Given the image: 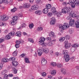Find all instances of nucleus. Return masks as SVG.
Masks as SVG:
<instances>
[{
	"mask_svg": "<svg viewBox=\"0 0 79 79\" xmlns=\"http://www.w3.org/2000/svg\"><path fill=\"white\" fill-rule=\"evenodd\" d=\"M69 26L68 23H64L63 25L60 24L59 26L60 31L61 32H63L64 29H67L69 27Z\"/></svg>",
	"mask_w": 79,
	"mask_h": 79,
	"instance_id": "nucleus-1",
	"label": "nucleus"
},
{
	"mask_svg": "<svg viewBox=\"0 0 79 79\" xmlns=\"http://www.w3.org/2000/svg\"><path fill=\"white\" fill-rule=\"evenodd\" d=\"M10 18L8 16H6V15H1L0 16V20L2 21H6L8 19H9Z\"/></svg>",
	"mask_w": 79,
	"mask_h": 79,
	"instance_id": "nucleus-2",
	"label": "nucleus"
},
{
	"mask_svg": "<svg viewBox=\"0 0 79 79\" xmlns=\"http://www.w3.org/2000/svg\"><path fill=\"white\" fill-rule=\"evenodd\" d=\"M45 41V38L44 37H41L40 39V41L38 42L39 44L43 45L44 44V41Z\"/></svg>",
	"mask_w": 79,
	"mask_h": 79,
	"instance_id": "nucleus-3",
	"label": "nucleus"
},
{
	"mask_svg": "<svg viewBox=\"0 0 79 79\" xmlns=\"http://www.w3.org/2000/svg\"><path fill=\"white\" fill-rule=\"evenodd\" d=\"M39 9V6L37 4H34L31 6V10L33 11H35Z\"/></svg>",
	"mask_w": 79,
	"mask_h": 79,
	"instance_id": "nucleus-4",
	"label": "nucleus"
},
{
	"mask_svg": "<svg viewBox=\"0 0 79 79\" xmlns=\"http://www.w3.org/2000/svg\"><path fill=\"white\" fill-rule=\"evenodd\" d=\"M69 5H70L72 8H74L76 7V4L73 2V0H69Z\"/></svg>",
	"mask_w": 79,
	"mask_h": 79,
	"instance_id": "nucleus-5",
	"label": "nucleus"
},
{
	"mask_svg": "<svg viewBox=\"0 0 79 79\" xmlns=\"http://www.w3.org/2000/svg\"><path fill=\"white\" fill-rule=\"evenodd\" d=\"M64 43V46L66 48H69L71 46V44L69 43H68V41H67V40L65 41Z\"/></svg>",
	"mask_w": 79,
	"mask_h": 79,
	"instance_id": "nucleus-6",
	"label": "nucleus"
},
{
	"mask_svg": "<svg viewBox=\"0 0 79 79\" xmlns=\"http://www.w3.org/2000/svg\"><path fill=\"white\" fill-rule=\"evenodd\" d=\"M69 9V7H66L63 8L61 10V11L63 13H67L68 12V10Z\"/></svg>",
	"mask_w": 79,
	"mask_h": 79,
	"instance_id": "nucleus-7",
	"label": "nucleus"
},
{
	"mask_svg": "<svg viewBox=\"0 0 79 79\" xmlns=\"http://www.w3.org/2000/svg\"><path fill=\"white\" fill-rule=\"evenodd\" d=\"M68 12H67L68 14H69V15H70V14H71L72 15H77L74 13V12L73 13L72 12V10L71 9L70 7H69V9H67Z\"/></svg>",
	"mask_w": 79,
	"mask_h": 79,
	"instance_id": "nucleus-8",
	"label": "nucleus"
},
{
	"mask_svg": "<svg viewBox=\"0 0 79 79\" xmlns=\"http://www.w3.org/2000/svg\"><path fill=\"white\" fill-rule=\"evenodd\" d=\"M50 21V24L51 25H54L55 24V17H52Z\"/></svg>",
	"mask_w": 79,
	"mask_h": 79,
	"instance_id": "nucleus-9",
	"label": "nucleus"
},
{
	"mask_svg": "<svg viewBox=\"0 0 79 79\" xmlns=\"http://www.w3.org/2000/svg\"><path fill=\"white\" fill-rule=\"evenodd\" d=\"M76 16H77V15H72V14H70L69 15V16L67 18V20H71L72 19V18H73L76 17Z\"/></svg>",
	"mask_w": 79,
	"mask_h": 79,
	"instance_id": "nucleus-10",
	"label": "nucleus"
},
{
	"mask_svg": "<svg viewBox=\"0 0 79 79\" xmlns=\"http://www.w3.org/2000/svg\"><path fill=\"white\" fill-rule=\"evenodd\" d=\"M68 51L66 50H63V54L64 55V56H69L68 55Z\"/></svg>",
	"mask_w": 79,
	"mask_h": 79,
	"instance_id": "nucleus-11",
	"label": "nucleus"
},
{
	"mask_svg": "<svg viewBox=\"0 0 79 79\" xmlns=\"http://www.w3.org/2000/svg\"><path fill=\"white\" fill-rule=\"evenodd\" d=\"M13 74L10 73L8 75L7 74H5L4 76V79H8V77H13Z\"/></svg>",
	"mask_w": 79,
	"mask_h": 79,
	"instance_id": "nucleus-12",
	"label": "nucleus"
},
{
	"mask_svg": "<svg viewBox=\"0 0 79 79\" xmlns=\"http://www.w3.org/2000/svg\"><path fill=\"white\" fill-rule=\"evenodd\" d=\"M35 13L36 15H41L42 13V12L41 10H38L35 11Z\"/></svg>",
	"mask_w": 79,
	"mask_h": 79,
	"instance_id": "nucleus-13",
	"label": "nucleus"
},
{
	"mask_svg": "<svg viewBox=\"0 0 79 79\" xmlns=\"http://www.w3.org/2000/svg\"><path fill=\"white\" fill-rule=\"evenodd\" d=\"M75 21L74 20H71L69 22V26H72L74 24Z\"/></svg>",
	"mask_w": 79,
	"mask_h": 79,
	"instance_id": "nucleus-14",
	"label": "nucleus"
},
{
	"mask_svg": "<svg viewBox=\"0 0 79 79\" xmlns=\"http://www.w3.org/2000/svg\"><path fill=\"white\" fill-rule=\"evenodd\" d=\"M60 71L61 73L64 74V75H65V74H66V70L65 69L61 68L60 69Z\"/></svg>",
	"mask_w": 79,
	"mask_h": 79,
	"instance_id": "nucleus-15",
	"label": "nucleus"
},
{
	"mask_svg": "<svg viewBox=\"0 0 79 79\" xmlns=\"http://www.w3.org/2000/svg\"><path fill=\"white\" fill-rule=\"evenodd\" d=\"M10 23L11 25H12V26L16 25L17 24V21L12 20L10 22Z\"/></svg>",
	"mask_w": 79,
	"mask_h": 79,
	"instance_id": "nucleus-16",
	"label": "nucleus"
},
{
	"mask_svg": "<svg viewBox=\"0 0 79 79\" xmlns=\"http://www.w3.org/2000/svg\"><path fill=\"white\" fill-rule=\"evenodd\" d=\"M51 11L53 14H56L57 11L56 10V8L55 7H52L51 9Z\"/></svg>",
	"mask_w": 79,
	"mask_h": 79,
	"instance_id": "nucleus-17",
	"label": "nucleus"
},
{
	"mask_svg": "<svg viewBox=\"0 0 79 79\" xmlns=\"http://www.w3.org/2000/svg\"><path fill=\"white\" fill-rule=\"evenodd\" d=\"M41 64L42 65H45L47 64V60L45 59L42 58L41 61Z\"/></svg>",
	"mask_w": 79,
	"mask_h": 79,
	"instance_id": "nucleus-18",
	"label": "nucleus"
},
{
	"mask_svg": "<svg viewBox=\"0 0 79 79\" xmlns=\"http://www.w3.org/2000/svg\"><path fill=\"white\" fill-rule=\"evenodd\" d=\"M43 52H44V51L42 49H39L38 50V53L39 56H41L42 55Z\"/></svg>",
	"mask_w": 79,
	"mask_h": 79,
	"instance_id": "nucleus-19",
	"label": "nucleus"
},
{
	"mask_svg": "<svg viewBox=\"0 0 79 79\" xmlns=\"http://www.w3.org/2000/svg\"><path fill=\"white\" fill-rule=\"evenodd\" d=\"M49 36L50 37H52V38H54V37H55V33H53V32L52 31L49 34Z\"/></svg>",
	"mask_w": 79,
	"mask_h": 79,
	"instance_id": "nucleus-20",
	"label": "nucleus"
},
{
	"mask_svg": "<svg viewBox=\"0 0 79 79\" xmlns=\"http://www.w3.org/2000/svg\"><path fill=\"white\" fill-rule=\"evenodd\" d=\"M23 8H29V6H30V4L29 3H27L23 5Z\"/></svg>",
	"mask_w": 79,
	"mask_h": 79,
	"instance_id": "nucleus-21",
	"label": "nucleus"
},
{
	"mask_svg": "<svg viewBox=\"0 0 79 79\" xmlns=\"http://www.w3.org/2000/svg\"><path fill=\"white\" fill-rule=\"evenodd\" d=\"M64 58H65V62H68L70 59V58H69V55L65 56Z\"/></svg>",
	"mask_w": 79,
	"mask_h": 79,
	"instance_id": "nucleus-22",
	"label": "nucleus"
},
{
	"mask_svg": "<svg viewBox=\"0 0 79 79\" xmlns=\"http://www.w3.org/2000/svg\"><path fill=\"white\" fill-rule=\"evenodd\" d=\"M73 2L76 6H79V2L78 0H73Z\"/></svg>",
	"mask_w": 79,
	"mask_h": 79,
	"instance_id": "nucleus-23",
	"label": "nucleus"
},
{
	"mask_svg": "<svg viewBox=\"0 0 79 79\" xmlns=\"http://www.w3.org/2000/svg\"><path fill=\"white\" fill-rule=\"evenodd\" d=\"M6 26V23L0 22V26L2 27V26Z\"/></svg>",
	"mask_w": 79,
	"mask_h": 79,
	"instance_id": "nucleus-24",
	"label": "nucleus"
},
{
	"mask_svg": "<svg viewBox=\"0 0 79 79\" xmlns=\"http://www.w3.org/2000/svg\"><path fill=\"white\" fill-rule=\"evenodd\" d=\"M21 32L20 31H18L16 33L15 35L16 36H17V37H21Z\"/></svg>",
	"mask_w": 79,
	"mask_h": 79,
	"instance_id": "nucleus-25",
	"label": "nucleus"
},
{
	"mask_svg": "<svg viewBox=\"0 0 79 79\" xmlns=\"http://www.w3.org/2000/svg\"><path fill=\"white\" fill-rule=\"evenodd\" d=\"M48 9L47 8H45L43 10V12L45 14L48 13Z\"/></svg>",
	"mask_w": 79,
	"mask_h": 79,
	"instance_id": "nucleus-26",
	"label": "nucleus"
},
{
	"mask_svg": "<svg viewBox=\"0 0 79 79\" xmlns=\"http://www.w3.org/2000/svg\"><path fill=\"white\" fill-rule=\"evenodd\" d=\"M9 61V59L6 58H3L2 60V61L4 63H6Z\"/></svg>",
	"mask_w": 79,
	"mask_h": 79,
	"instance_id": "nucleus-27",
	"label": "nucleus"
},
{
	"mask_svg": "<svg viewBox=\"0 0 79 79\" xmlns=\"http://www.w3.org/2000/svg\"><path fill=\"white\" fill-rule=\"evenodd\" d=\"M43 51L45 53H48L49 52V49L48 48H45L44 49Z\"/></svg>",
	"mask_w": 79,
	"mask_h": 79,
	"instance_id": "nucleus-28",
	"label": "nucleus"
},
{
	"mask_svg": "<svg viewBox=\"0 0 79 79\" xmlns=\"http://www.w3.org/2000/svg\"><path fill=\"white\" fill-rule=\"evenodd\" d=\"M11 37H12L10 36V34L9 33L8 35H7L6 36L5 39L6 40H8V39H10Z\"/></svg>",
	"mask_w": 79,
	"mask_h": 79,
	"instance_id": "nucleus-29",
	"label": "nucleus"
},
{
	"mask_svg": "<svg viewBox=\"0 0 79 79\" xmlns=\"http://www.w3.org/2000/svg\"><path fill=\"white\" fill-rule=\"evenodd\" d=\"M75 25L77 28L79 27V20L75 22Z\"/></svg>",
	"mask_w": 79,
	"mask_h": 79,
	"instance_id": "nucleus-30",
	"label": "nucleus"
},
{
	"mask_svg": "<svg viewBox=\"0 0 79 79\" xmlns=\"http://www.w3.org/2000/svg\"><path fill=\"white\" fill-rule=\"evenodd\" d=\"M79 46V44H75L72 45V47H73L74 48H76L77 47H78Z\"/></svg>",
	"mask_w": 79,
	"mask_h": 79,
	"instance_id": "nucleus-31",
	"label": "nucleus"
},
{
	"mask_svg": "<svg viewBox=\"0 0 79 79\" xmlns=\"http://www.w3.org/2000/svg\"><path fill=\"white\" fill-rule=\"evenodd\" d=\"M12 64L15 66H16L18 64V63L16 61H14L12 62Z\"/></svg>",
	"mask_w": 79,
	"mask_h": 79,
	"instance_id": "nucleus-32",
	"label": "nucleus"
},
{
	"mask_svg": "<svg viewBox=\"0 0 79 79\" xmlns=\"http://www.w3.org/2000/svg\"><path fill=\"white\" fill-rule=\"evenodd\" d=\"M18 19V17L16 16H14L13 17L12 20L14 21H17V20Z\"/></svg>",
	"mask_w": 79,
	"mask_h": 79,
	"instance_id": "nucleus-33",
	"label": "nucleus"
},
{
	"mask_svg": "<svg viewBox=\"0 0 79 79\" xmlns=\"http://www.w3.org/2000/svg\"><path fill=\"white\" fill-rule=\"evenodd\" d=\"M69 2H68L67 1L64 2L62 3V5H64L65 6H67L68 4H69Z\"/></svg>",
	"mask_w": 79,
	"mask_h": 79,
	"instance_id": "nucleus-34",
	"label": "nucleus"
},
{
	"mask_svg": "<svg viewBox=\"0 0 79 79\" xmlns=\"http://www.w3.org/2000/svg\"><path fill=\"white\" fill-rule=\"evenodd\" d=\"M9 34H10V36L11 37H13L14 35H15V32L14 31H11L9 33Z\"/></svg>",
	"mask_w": 79,
	"mask_h": 79,
	"instance_id": "nucleus-35",
	"label": "nucleus"
},
{
	"mask_svg": "<svg viewBox=\"0 0 79 79\" xmlns=\"http://www.w3.org/2000/svg\"><path fill=\"white\" fill-rule=\"evenodd\" d=\"M7 72V70H6V69L2 71V75H4L5 74H6V73Z\"/></svg>",
	"mask_w": 79,
	"mask_h": 79,
	"instance_id": "nucleus-36",
	"label": "nucleus"
},
{
	"mask_svg": "<svg viewBox=\"0 0 79 79\" xmlns=\"http://www.w3.org/2000/svg\"><path fill=\"white\" fill-rule=\"evenodd\" d=\"M18 54V52L17 51H14L13 53H12V55L14 56H16Z\"/></svg>",
	"mask_w": 79,
	"mask_h": 79,
	"instance_id": "nucleus-37",
	"label": "nucleus"
},
{
	"mask_svg": "<svg viewBox=\"0 0 79 79\" xmlns=\"http://www.w3.org/2000/svg\"><path fill=\"white\" fill-rule=\"evenodd\" d=\"M57 66L58 68H61L62 67H63V64L61 63H58L57 64Z\"/></svg>",
	"mask_w": 79,
	"mask_h": 79,
	"instance_id": "nucleus-38",
	"label": "nucleus"
},
{
	"mask_svg": "<svg viewBox=\"0 0 79 79\" xmlns=\"http://www.w3.org/2000/svg\"><path fill=\"white\" fill-rule=\"evenodd\" d=\"M65 39V38L64 37H62V38H60L59 39V41L60 42H63L64 40Z\"/></svg>",
	"mask_w": 79,
	"mask_h": 79,
	"instance_id": "nucleus-39",
	"label": "nucleus"
},
{
	"mask_svg": "<svg viewBox=\"0 0 79 79\" xmlns=\"http://www.w3.org/2000/svg\"><path fill=\"white\" fill-rule=\"evenodd\" d=\"M48 46L50 47V46H52L53 45V42L51 41H49V43L48 44Z\"/></svg>",
	"mask_w": 79,
	"mask_h": 79,
	"instance_id": "nucleus-40",
	"label": "nucleus"
},
{
	"mask_svg": "<svg viewBox=\"0 0 79 79\" xmlns=\"http://www.w3.org/2000/svg\"><path fill=\"white\" fill-rule=\"evenodd\" d=\"M25 61L26 63H30V61L29 60V59L27 58H26L25 59Z\"/></svg>",
	"mask_w": 79,
	"mask_h": 79,
	"instance_id": "nucleus-41",
	"label": "nucleus"
},
{
	"mask_svg": "<svg viewBox=\"0 0 79 79\" xmlns=\"http://www.w3.org/2000/svg\"><path fill=\"white\" fill-rule=\"evenodd\" d=\"M16 10H17V8L16 7H14L13 9L11 10V12L14 13V12H15Z\"/></svg>",
	"mask_w": 79,
	"mask_h": 79,
	"instance_id": "nucleus-42",
	"label": "nucleus"
},
{
	"mask_svg": "<svg viewBox=\"0 0 79 79\" xmlns=\"http://www.w3.org/2000/svg\"><path fill=\"white\" fill-rule=\"evenodd\" d=\"M51 5L50 4H47L46 6V8H48V9H50V8H51Z\"/></svg>",
	"mask_w": 79,
	"mask_h": 79,
	"instance_id": "nucleus-43",
	"label": "nucleus"
},
{
	"mask_svg": "<svg viewBox=\"0 0 79 79\" xmlns=\"http://www.w3.org/2000/svg\"><path fill=\"white\" fill-rule=\"evenodd\" d=\"M51 65L52 66H56V63L55 62H52L51 64Z\"/></svg>",
	"mask_w": 79,
	"mask_h": 79,
	"instance_id": "nucleus-44",
	"label": "nucleus"
},
{
	"mask_svg": "<svg viewBox=\"0 0 79 79\" xmlns=\"http://www.w3.org/2000/svg\"><path fill=\"white\" fill-rule=\"evenodd\" d=\"M41 74L43 77H45L47 75V74L45 72H43L41 73Z\"/></svg>",
	"mask_w": 79,
	"mask_h": 79,
	"instance_id": "nucleus-45",
	"label": "nucleus"
},
{
	"mask_svg": "<svg viewBox=\"0 0 79 79\" xmlns=\"http://www.w3.org/2000/svg\"><path fill=\"white\" fill-rule=\"evenodd\" d=\"M69 33L71 34L74 32V30L73 29H70L69 30Z\"/></svg>",
	"mask_w": 79,
	"mask_h": 79,
	"instance_id": "nucleus-46",
	"label": "nucleus"
},
{
	"mask_svg": "<svg viewBox=\"0 0 79 79\" xmlns=\"http://www.w3.org/2000/svg\"><path fill=\"white\" fill-rule=\"evenodd\" d=\"M29 28H30V29H32V28H33V27H34V24H33V23H31L29 25Z\"/></svg>",
	"mask_w": 79,
	"mask_h": 79,
	"instance_id": "nucleus-47",
	"label": "nucleus"
},
{
	"mask_svg": "<svg viewBox=\"0 0 79 79\" xmlns=\"http://www.w3.org/2000/svg\"><path fill=\"white\" fill-rule=\"evenodd\" d=\"M56 73V71L55 70H53L52 71L51 74H52V75H55Z\"/></svg>",
	"mask_w": 79,
	"mask_h": 79,
	"instance_id": "nucleus-48",
	"label": "nucleus"
},
{
	"mask_svg": "<svg viewBox=\"0 0 79 79\" xmlns=\"http://www.w3.org/2000/svg\"><path fill=\"white\" fill-rule=\"evenodd\" d=\"M75 49L76 48H74L73 46H72V47L71 48V51L72 52H74L75 51Z\"/></svg>",
	"mask_w": 79,
	"mask_h": 79,
	"instance_id": "nucleus-49",
	"label": "nucleus"
},
{
	"mask_svg": "<svg viewBox=\"0 0 79 79\" xmlns=\"http://www.w3.org/2000/svg\"><path fill=\"white\" fill-rule=\"evenodd\" d=\"M46 40L47 41H49L50 42V41H52V38L50 37H47L46 38Z\"/></svg>",
	"mask_w": 79,
	"mask_h": 79,
	"instance_id": "nucleus-50",
	"label": "nucleus"
},
{
	"mask_svg": "<svg viewBox=\"0 0 79 79\" xmlns=\"http://www.w3.org/2000/svg\"><path fill=\"white\" fill-rule=\"evenodd\" d=\"M28 40L29 42H31V43H34V40H32V39L31 38H29L28 39Z\"/></svg>",
	"mask_w": 79,
	"mask_h": 79,
	"instance_id": "nucleus-51",
	"label": "nucleus"
},
{
	"mask_svg": "<svg viewBox=\"0 0 79 79\" xmlns=\"http://www.w3.org/2000/svg\"><path fill=\"white\" fill-rule=\"evenodd\" d=\"M43 29V28L41 27H39L38 28L37 30L38 31H42Z\"/></svg>",
	"mask_w": 79,
	"mask_h": 79,
	"instance_id": "nucleus-52",
	"label": "nucleus"
},
{
	"mask_svg": "<svg viewBox=\"0 0 79 79\" xmlns=\"http://www.w3.org/2000/svg\"><path fill=\"white\" fill-rule=\"evenodd\" d=\"M15 59H16L15 57H11L9 60V61H14V60H15Z\"/></svg>",
	"mask_w": 79,
	"mask_h": 79,
	"instance_id": "nucleus-53",
	"label": "nucleus"
},
{
	"mask_svg": "<svg viewBox=\"0 0 79 79\" xmlns=\"http://www.w3.org/2000/svg\"><path fill=\"white\" fill-rule=\"evenodd\" d=\"M16 43V44L19 45V44H20V43H21V41L20 40H17Z\"/></svg>",
	"mask_w": 79,
	"mask_h": 79,
	"instance_id": "nucleus-54",
	"label": "nucleus"
},
{
	"mask_svg": "<svg viewBox=\"0 0 79 79\" xmlns=\"http://www.w3.org/2000/svg\"><path fill=\"white\" fill-rule=\"evenodd\" d=\"M60 55V53L58 52H56L55 53V56H59Z\"/></svg>",
	"mask_w": 79,
	"mask_h": 79,
	"instance_id": "nucleus-55",
	"label": "nucleus"
},
{
	"mask_svg": "<svg viewBox=\"0 0 79 79\" xmlns=\"http://www.w3.org/2000/svg\"><path fill=\"white\" fill-rule=\"evenodd\" d=\"M65 38L66 39V40H69L70 39V37L69 35H66L65 36Z\"/></svg>",
	"mask_w": 79,
	"mask_h": 79,
	"instance_id": "nucleus-56",
	"label": "nucleus"
},
{
	"mask_svg": "<svg viewBox=\"0 0 79 79\" xmlns=\"http://www.w3.org/2000/svg\"><path fill=\"white\" fill-rule=\"evenodd\" d=\"M9 3L10 5H13V0H10L9 2Z\"/></svg>",
	"mask_w": 79,
	"mask_h": 79,
	"instance_id": "nucleus-57",
	"label": "nucleus"
},
{
	"mask_svg": "<svg viewBox=\"0 0 79 79\" xmlns=\"http://www.w3.org/2000/svg\"><path fill=\"white\" fill-rule=\"evenodd\" d=\"M4 41V38H1L0 39V44H1L2 42H3Z\"/></svg>",
	"mask_w": 79,
	"mask_h": 79,
	"instance_id": "nucleus-58",
	"label": "nucleus"
},
{
	"mask_svg": "<svg viewBox=\"0 0 79 79\" xmlns=\"http://www.w3.org/2000/svg\"><path fill=\"white\" fill-rule=\"evenodd\" d=\"M25 54H21L20 56V57L21 58H24V56H25Z\"/></svg>",
	"mask_w": 79,
	"mask_h": 79,
	"instance_id": "nucleus-59",
	"label": "nucleus"
},
{
	"mask_svg": "<svg viewBox=\"0 0 79 79\" xmlns=\"http://www.w3.org/2000/svg\"><path fill=\"white\" fill-rule=\"evenodd\" d=\"M54 15H57V17H60V15H61V14H60L59 12H57L56 14H55Z\"/></svg>",
	"mask_w": 79,
	"mask_h": 79,
	"instance_id": "nucleus-60",
	"label": "nucleus"
},
{
	"mask_svg": "<svg viewBox=\"0 0 79 79\" xmlns=\"http://www.w3.org/2000/svg\"><path fill=\"white\" fill-rule=\"evenodd\" d=\"M26 26V24L25 23H23L22 25V27L23 28V27H25Z\"/></svg>",
	"mask_w": 79,
	"mask_h": 79,
	"instance_id": "nucleus-61",
	"label": "nucleus"
},
{
	"mask_svg": "<svg viewBox=\"0 0 79 79\" xmlns=\"http://www.w3.org/2000/svg\"><path fill=\"white\" fill-rule=\"evenodd\" d=\"M50 53L52 56H53V55H54V54L53 53V52L52 51H51L50 52Z\"/></svg>",
	"mask_w": 79,
	"mask_h": 79,
	"instance_id": "nucleus-62",
	"label": "nucleus"
},
{
	"mask_svg": "<svg viewBox=\"0 0 79 79\" xmlns=\"http://www.w3.org/2000/svg\"><path fill=\"white\" fill-rule=\"evenodd\" d=\"M52 13H51V12L48 13V16L50 17V16H52Z\"/></svg>",
	"mask_w": 79,
	"mask_h": 79,
	"instance_id": "nucleus-63",
	"label": "nucleus"
},
{
	"mask_svg": "<svg viewBox=\"0 0 79 79\" xmlns=\"http://www.w3.org/2000/svg\"><path fill=\"white\" fill-rule=\"evenodd\" d=\"M17 70L15 69L14 70V71L13 73L14 74H16V73H17Z\"/></svg>",
	"mask_w": 79,
	"mask_h": 79,
	"instance_id": "nucleus-64",
	"label": "nucleus"
}]
</instances>
